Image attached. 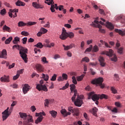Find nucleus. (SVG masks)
<instances>
[{
    "instance_id": "nucleus-1",
    "label": "nucleus",
    "mask_w": 125,
    "mask_h": 125,
    "mask_svg": "<svg viewBox=\"0 0 125 125\" xmlns=\"http://www.w3.org/2000/svg\"><path fill=\"white\" fill-rule=\"evenodd\" d=\"M12 48L13 49L17 48V49L20 50V55L22 60H23L25 63L28 62V56L27 55V53H28V49L24 48L23 46L18 44L13 45Z\"/></svg>"
},
{
    "instance_id": "nucleus-2",
    "label": "nucleus",
    "mask_w": 125,
    "mask_h": 125,
    "mask_svg": "<svg viewBox=\"0 0 125 125\" xmlns=\"http://www.w3.org/2000/svg\"><path fill=\"white\" fill-rule=\"evenodd\" d=\"M99 98L101 99H107L108 98V96L105 94H102V95L94 94V92H91L89 93L88 95V99H92L93 101H96L95 104L96 105H98L99 102L98 100H99Z\"/></svg>"
},
{
    "instance_id": "nucleus-3",
    "label": "nucleus",
    "mask_w": 125,
    "mask_h": 125,
    "mask_svg": "<svg viewBox=\"0 0 125 125\" xmlns=\"http://www.w3.org/2000/svg\"><path fill=\"white\" fill-rule=\"evenodd\" d=\"M19 115L21 119L25 120L23 122V125H32V123H34L32 116L22 112H20Z\"/></svg>"
},
{
    "instance_id": "nucleus-4",
    "label": "nucleus",
    "mask_w": 125,
    "mask_h": 125,
    "mask_svg": "<svg viewBox=\"0 0 125 125\" xmlns=\"http://www.w3.org/2000/svg\"><path fill=\"white\" fill-rule=\"evenodd\" d=\"M103 82H104L103 78L99 77L93 80L91 83L92 84H96L97 86H100L101 88H104L105 84L102 83Z\"/></svg>"
},
{
    "instance_id": "nucleus-5",
    "label": "nucleus",
    "mask_w": 125,
    "mask_h": 125,
    "mask_svg": "<svg viewBox=\"0 0 125 125\" xmlns=\"http://www.w3.org/2000/svg\"><path fill=\"white\" fill-rule=\"evenodd\" d=\"M101 54L104 55L106 54L107 56H109V57H111L110 58L111 61H113L114 62H117L118 60V58H117V56L114 54V51L112 50L111 49H110L109 50L108 52H105L103 51L101 52Z\"/></svg>"
},
{
    "instance_id": "nucleus-6",
    "label": "nucleus",
    "mask_w": 125,
    "mask_h": 125,
    "mask_svg": "<svg viewBox=\"0 0 125 125\" xmlns=\"http://www.w3.org/2000/svg\"><path fill=\"white\" fill-rule=\"evenodd\" d=\"M40 84H38L36 86V88L39 90V91H41L42 90H43V91H45L46 92L48 91L47 87H46V85H42V83H43V80H42L40 82Z\"/></svg>"
},
{
    "instance_id": "nucleus-7",
    "label": "nucleus",
    "mask_w": 125,
    "mask_h": 125,
    "mask_svg": "<svg viewBox=\"0 0 125 125\" xmlns=\"http://www.w3.org/2000/svg\"><path fill=\"white\" fill-rule=\"evenodd\" d=\"M84 96L83 95H77V98L76 99V102H75V105L77 107H81L82 105L83 104V99Z\"/></svg>"
},
{
    "instance_id": "nucleus-8",
    "label": "nucleus",
    "mask_w": 125,
    "mask_h": 125,
    "mask_svg": "<svg viewBox=\"0 0 125 125\" xmlns=\"http://www.w3.org/2000/svg\"><path fill=\"white\" fill-rule=\"evenodd\" d=\"M37 22L36 21H29L27 23H24V22L21 21L18 23L19 27H24V26H33V25H36Z\"/></svg>"
},
{
    "instance_id": "nucleus-9",
    "label": "nucleus",
    "mask_w": 125,
    "mask_h": 125,
    "mask_svg": "<svg viewBox=\"0 0 125 125\" xmlns=\"http://www.w3.org/2000/svg\"><path fill=\"white\" fill-rule=\"evenodd\" d=\"M42 116H45V113H44V112L36 113V117H39L35 121V124H38L42 121V119H43Z\"/></svg>"
},
{
    "instance_id": "nucleus-10",
    "label": "nucleus",
    "mask_w": 125,
    "mask_h": 125,
    "mask_svg": "<svg viewBox=\"0 0 125 125\" xmlns=\"http://www.w3.org/2000/svg\"><path fill=\"white\" fill-rule=\"evenodd\" d=\"M9 110V107H7L6 110H5L3 112H2V118L3 122L5 121L9 116H10V112L8 111Z\"/></svg>"
},
{
    "instance_id": "nucleus-11",
    "label": "nucleus",
    "mask_w": 125,
    "mask_h": 125,
    "mask_svg": "<svg viewBox=\"0 0 125 125\" xmlns=\"http://www.w3.org/2000/svg\"><path fill=\"white\" fill-rule=\"evenodd\" d=\"M116 21H119L121 20V23L125 25V16L124 15L117 16L115 18Z\"/></svg>"
},
{
    "instance_id": "nucleus-12",
    "label": "nucleus",
    "mask_w": 125,
    "mask_h": 125,
    "mask_svg": "<svg viewBox=\"0 0 125 125\" xmlns=\"http://www.w3.org/2000/svg\"><path fill=\"white\" fill-rule=\"evenodd\" d=\"M32 6L34 7V8H36V9H42L44 6L43 5L38 3L37 2H32Z\"/></svg>"
},
{
    "instance_id": "nucleus-13",
    "label": "nucleus",
    "mask_w": 125,
    "mask_h": 125,
    "mask_svg": "<svg viewBox=\"0 0 125 125\" xmlns=\"http://www.w3.org/2000/svg\"><path fill=\"white\" fill-rule=\"evenodd\" d=\"M0 81L1 83H9V76H6L4 75L0 78Z\"/></svg>"
},
{
    "instance_id": "nucleus-14",
    "label": "nucleus",
    "mask_w": 125,
    "mask_h": 125,
    "mask_svg": "<svg viewBox=\"0 0 125 125\" xmlns=\"http://www.w3.org/2000/svg\"><path fill=\"white\" fill-rule=\"evenodd\" d=\"M75 37V35L73 32H67L66 34L63 37V39H62V40H66L67 38H69V39H73Z\"/></svg>"
},
{
    "instance_id": "nucleus-15",
    "label": "nucleus",
    "mask_w": 125,
    "mask_h": 125,
    "mask_svg": "<svg viewBox=\"0 0 125 125\" xmlns=\"http://www.w3.org/2000/svg\"><path fill=\"white\" fill-rule=\"evenodd\" d=\"M30 90V86L28 84H25L22 87V91L24 94L27 93L28 91Z\"/></svg>"
},
{
    "instance_id": "nucleus-16",
    "label": "nucleus",
    "mask_w": 125,
    "mask_h": 125,
    "mask_svg": "<svg viewBox=\"0 0 125 125\" xmlns=\"http://www.w3.org/2000/svg\"><path fill=\"white\" fill-rule=\"evenodd\" d=\"M99 61L100 62V65L102 67H105L106 63H105V60L103 57L100 56L99 58Z\"/></svg>"
},
{
    "instance_id": "nucleus-17",
    "label": "nucleus",
    "mask_w": 125,
    "mask_h": 125,
    "mask_svg": "<svg viewBox=\"0 0 125 125\" xmlns=\"http://www.w3.org/2000/svg\"><path fill=\"white\" fill-rule=\"evenodd\" d=\"M63 47H64V50L65 51H67V50H69V49H71V48H73V47H75V44H71L70 45H65L64 44H62Z\"/></svg>"
},
{
    "instance_id": "nucleus-18",
    "label": "nucleus",
    "mask_w": 125,
    "mask_h": 125,
    "mask_svg": "<svg viewBox=\"0 0 125 125\" xmlns=\"http://www.w3.org/2000/svg\"><path fill=\"white\" fill-rule=\"evenodd\" d=\"M61 113L64 117H67V116H70V115H71V112L67 111L65 109H62Z\"/></svg>"
},
{
    "instance_id": "nucleus-19",
    "label": "nucleus",
    "mask_w": 125,
    "mask_h": 125,
    "mask_svg": "<svg viewBox=\"0 0 125 125\" xmlns=\"http://www.w3.org/2000/svg\"><path fill=\"white\" fill-rule=\"evenodd\" d=\"M6 56H7V52L6 51V50H2L1 54H0V58H4L6 59Z\"/></svg>"
},
{
    "instance_id": "nucleus-20",
    "label": "nucleus",
    "mask_w": 125,
    "mask_h": 125,
    "mask_svg": "<svg viewBox=\"0 0 125 125\" xmlns=\"http://www.w3.org/2000/svg\"><path fill=\"white\" fill-rule=\"evenodd\" d=\"M36 69L38 72H39V73L43 72V67H42L41 64H37L36 65Z\"/></svg>"
},
{
    "instance_id": "nucleus-21",
    "label": "nucleus",
    "mask_w": 125,
    "mask_h": 125,
    "mask_svg": "<svg viewBox=\"0 0 125 125\" xmlns=\"http://www.w3.org/2000/svg\"><path fill=\"white\" fill-rule=\"evenodd\" d=\"M15 4L17 6H25L26 5V4L24 2H22L20 0H18L16 2Z\"/></svg>"
},
{
    "instance_id": "nucleus-22",
    "label": "nucleus",
    "mask_w": 125,
    "mask_h": 125,
    "mask_svg": "<svg viewBox=\"0 0 125 125\" xmlns=\"http://www.w3.org/2000/svg\"><path fill=\"white\" fill-rule=\"evenodd\" d=\"M67 33L68 32H67V31H66V30H65V28L63 27L62 34L60 36V38L61 39V40L64 39V37H65V36L66 35Z\"/></svg>"
},
{
    "instance_id": "nucleus-23",
    "label": "nucleus",
    "mask_w": 125,
    "mask_h": 125,
    "mask_svg": "<svg viewBox=\"0 0 125 125\" xmlns=\"http://www.w3.org/2000/svg\"><path fill=\"white\" fill-rule=\"evenodd\" d=\"M98 111V108L97 107H93L91 110H90L91 113L93 114L94 116L96 117L97 116V112Z\"/></svg>"
},
{
    "instance_id": "nucleus-24",
    "label": "nucleus",
    "mask_w": 125,
    "mask_h": 125,
    "mask_svg": "<svg viewBox=\"0 0 125 125\" xmlns=\"http://www.w3.org/2000/svg\"><path fill=\"white\" fill-rule=\"evenodd\" d=\"M74 94L73 97L71 98V100L72 102H74L75 105V102H76V97H77V95L78 94V91L77 90H74Z\"/></svg>"
},
{
    "instance_id": "nucleus-25",
    "label": "nucleus",
    "mask_w": 125,
    "mask_h": 125,
    "mask_svg": "<svg viewBox=\"0 0 125 125\" xmlns=\"http://www.w3.org/2000/svg\"><path fill=\"white\" fill-rule=\"evenodd\" d=\"M14 12H18V9H14V10L10 9L9 12V16L12 18L13 14L12 13H14Z\"/></svg>"
},
{
    "instance_id": "nucleus-26",
    "label": "nucleus",
    "mask_w": 125,
    "mask_h": 125,
    "mask_svg": "<svg viewBox=\"0 0 125 125\" xmlns=\"http://www.w3.org/2000/svg\"><path fill=\"white\" fill-rule=\"evenodd\" d=\"M2 30H3V32H8V33L11 32V29L10 28L7 26H6L5 24H4L3 26Z\"/></svg>"
},
{
    "instance_id": "nucleus-27",
    "label": "nucleus",
    "mask_w": 125,
    "mask_h": 125,
    "mask_svg": "<svg viewBox=\"0 0 125 125\" xmlns=\"http://www.w3.org/2000/svg\"><path fill=\"white\" fill-rule=\"evenodd\" d=\"M115 32H116V33H118V34H119V35H121V36H125V32L123 31L121 29H115Z\"/></svg>"
},
{
    "instance_id": "nucleus-28",
    "label": "nucleus",
    "mask_w": 125,
    "mask_h": 125,
    "mask_svg": "<svg viewBox=\"0 0 125 125\" xmlns=\"http://www.w3.org/2000/svg\"><path fill=\"white\" fill-rule=\"evenodd\" d=\"M106 27L110 29V30H113L114 29V25L113 24L109 22H106Z\"/></svg>"
},
{
    "instance_id": "nucleus-29",
    "label": "nucleus",
    "mask_w": 125,
    "mask_h": 125,
    "mask_svg": "<svg viewBox=\"0 0 125 125\" xmlns=\"http://www.w3.org/2000/svg\"><path fill=\"white\" fill-rule=\"evenodd\" d=\"M59 10L60 11L63 10V13L64 14H66V12H67V10L65 9H64V6L63 5H60L59 6Z\"/></svg>"
},
{
    "instance_id": "nucleus-30",
    "label": "nucleus",
    "mask_w": 125,
    "mask_h": 125,
    "mask_svg": "<svg viewBox=\"0 0 125 125\" xmlns=\"http://www.w3.org/2000/svg\"><path fill=\"white\" fill-rule=\"evenodd\" d=\"M49 113L51 114L53 118H56V116H57V112L54 110H51L49 111Z\"/></svg>"
},
{
    "instance_id": "nucleus-31",
    "label": "nucleus",
    "mask_w": 125,
    "mask_h": 125,
    "mask_svg": "<svg viewBox=\"0 0 125 125\" xmlns=\"http://www.w3.org/2000/svg\"><path fill=\"white\" fill-rule=\"evenodd\" d=\"M18 42H20V38L18 37H15L14 40L13 41V43L14 44H17V43H18Z\"/></svg>"
},
{
    "instance_id": "nucleus-32",
    "label": "nucleus",
    "mask_w": 125,
    "mask_h": 125,
    "mask_svg": "<svg viewBox=\"0 0 125 125\" xmlns=\"http://www.w3.org/2000/svg\"><path fill=\"white\" fill-rule=\"evenodd\" d=\"M42 78L43 79L44 81H45L46 82H47V81H48V79H49V76L48 75L42 73Z\"/></svg>"
},
{
    "instance_id": "nucleus-33",
    "label": "nucleus",
    "mask_w": 125,
    "mask_h": 125,
    "mask_svg": "<svg viewBox=\"0 0 125 125\" xmlns=\"http://www.w3.org/2000/svg\"><path fill=\"white\" fill-rule=\"evenodd\" d=\"M93 52H98L99 51V47L98 46L95 45L92 48Z\"/></svg>"
},
{
    "instance_id": "nucleus-34",
    "label": "nucleus",
    "mask_w": 125,
    "mask_h": 125,
    "mask_svg": "<svg viewBox=\"0 0 125 125\" xmlns=\"http://www.w3.org/2000/svg\"><path fill=\"white\" fill-rule=\"evenodd\" d=\"M45 3H47V4H48V5H50V4H51V5H52L53 4H54V1H53V0H45Z\"/></svg>"
},
{
    "instance_id": "nucleus-35",
    "label": "nucleus",
    "mask_w": 125,
    "mask_h": 125,
    "mask_svg": "<svg viewBox=\"0 0 125 125\" xmlns=\"http://www.w3.org/2000/svg\"><path fill=\"white\" fill-rule=\"evenodd\" d=\"M34 46H36L37 48H42L43 45H42V42H38L37 44L35 45Z\"/></svg>"
},
{
    "instance_id": "nucleus-36",
    "label": "nucleus",
    "mask_w": 125,
    "mask_h": 125,
    "mask_svg": "<svg viewBox=\"0 0 125 125\" xmlns=\"http://www.w3.org/2000/svg\"><path fill=\"white\" fill-rule=\"evenodd\" d=\"M57 7V4H55V5L53 4L52 5H51L50 8V10L51 12H55V9H54V8Z\"/></svg>"
},
{
    "instance_id": "nucleus-37",
    "label": "nucleus",
    "mask_w": 125,
    "mask_h": 125,
    "mask_svg": "<svg viewBox=\"0 0 125 125\" xmlns=\"http://www.w3.org/2000/svg\"><path fill=\"white\" fill-rule=\"evenodd\" d=\"M84 77V74H82L80 76L77 77L76 79L78 82H81L83 81V79Z\"/></svg>"
},
{
    "instance_id": "nucleus-38",
    "label": "nucleus",
    "mask_w": 125,
    "mask_h": 125,
    "mask_svg": "<svg viewBox=\"0 0 125 125\" xmlns=\"http://www.w3.org/2000/svg\"><path fill=\"white\" fill-rule=\"evenodd\" d=\"M12 37H10L9 38H8L6 41H5V44H9L10 43V42L12 41Z\"/></svg>"
},
{
    "instance_id": "nucleus-39",
    "label": "nucleus",
    "mask_w": 125,
    "mask_h": 125,
    "mask_svg": "<svg viewBox=\"0 0 125 125\" xmlns=\"http://www.w3.org/2000/svg\"><path fill=\"white\" fill-rule=\"evenodd\" d=\"M69 86L70 87L71 92L74 91V90H76V85H75V84H71L69 85Z\"/></svg>"
},
{
    "instance_id": "nucleus-40",
    "label": "nucleus",
    "mask_w": 125,
    "mask_h": 125,
    "mask_svg": "<svg viewBox=\"0 0 125 125\" xmlns=\"http://www.w3.org/2000/svg\"><path fill=\"white\" fill-rule=\"evenodd\" d=\"M93 46L92 45H90V47L87 48L84 51V53H86V52H90L91 50H92Z\"/></svg>"
},
{
    "instance_id": "nucleus-41",
    "label": "nucleus",
    "mask_w": 125,
    "mask_h": 125,
    "mask_svg": "<svg viewBox=\"0 0 125 125\" xmlns=\"http://www.w3.org/2000/svg\"><path fill=\"white\" fill-rule=\"evenodd\" d=\"M117 52L119 53V54H123V50H124V48L123 47H121L120 48H117Z\"/></svg>"
},
{
    "instance_id": "nucleus-42",
    "label": "nucleus",
    "mask_w": 125,
    "mask_h": 125,
    "mask_svg": "<svg viewBox=\"0 0 125 125\" xmlns=\"http://www.w3.org/2000/svg\"><path fill=\"white\" fill-rule=\"evenodd\" d=\"M89 62V59L87 57H85L84 58L82 59V60L81 61V62L83 63V62Z\"/></svg>"
},
{
    "instance_id": "nucleus-43",
    "label": "nucleus",
    "mask_w": 125,
    "mask_h": 125,
    "mask_svg": "<svg viewBox=\"0 0 125 125\" xmlns=\"http://www.w3.org/2000/svg\"><path fill=\"white\" fill-rule=\"evenodd\" d=\"M41 59L42 62L44 63V64L48 63V61H46V58L45 57H42Z\"/></svg>"
},
{
    "instance_id": "nucleus-44",
    "label": "nucleus",
    "mask_w": 125,
    "mask_h": 125,
    "mask_svg": "<svg viewBox=\"0 0 125 125\" xmlns=\"http://www.w3.org/2000/svg\"><path fill=\"white\" fill-rule=\"evenodd\" d=\"M21 35H22V36H24L25 37H27V36H29L30 34L27 31H22L21 32Z\"/></svg>"
},
{
    "instance_id": "nucleus-45",
    "label": "nucleus",
    "mask_w": 125,
    "mask_h": 125,
    "mask_svg": "<svg viewBox=\"0 0 125 125\" xmlns=\"http://www.w3.org/2000/svg\"><path fill=\"white\" fill-rule=\"evenodd\" d=\"M56 78H57V75L54 74L53 76L52 77L51 79V81L52 82H54L55 81H56Z\"/></svg>"
},
{
    "instance_id": "nucleus-46",
    "label": "nucleus",
    "mask_w": 125,
    "mask_h": 125,
    "mask_svg": "<svg viewBox=\"0 0 125 125\" xmlns=\"http://www.w3.org/2000/svg\"><path fill=\"white\" fill-rule=\"evenodd\" d=\"M110 89L112 91V93H113V94H116L117 93V91L114 87H111Z\"/></svg>"
},
{
    "instance_id": "nucleus-47",
    "label": "nucleus",
    "mask_w": 125,
    "mask_h": 125,
    "mask_svg": "<svg viewBox=\"0 0 125 125\" xmlns=\"http://www.w3.org/2000/svg\"><path fill=\"white\" fill-rule=\"evenodd\" d=\"M72 83L74 84H77L78 83V82H77V79H76V77L73 76L72 77Z\"/></svg>"
},
{
    "instance_id": "nucleus-48",
    "label": "nucleus",
    "mask_w": 125,
    "mask_h": 125,
    "mask_svg": "<svg viewBox=\"0 0 125 125\" xmlns=\"http://www.w3.org/2000/svg\"><path fill=\"white\" fill-rule=\"evenodd\" d=\"M41 32L42 33V34H45L47 33V30L44 28L42 27L40 29Z\"/></svg>"
},
{
    "instance_id": "nucleus-49",
    "label": "nucleus",
    "mask_w": 125,
    "mask_h": 125,
    "mask_svg": "<svg viewBox=\"0 0 125 125\" xmlns=\"http://www.w3.org/2000/svg\"><path fill=\"white\" fill-rule=\"evenodd\" d=\"M62 78L63 80H66L68 79V75L65 73L62 74Z\"/></svg>"
},
{
    "instance_id": "nucleus-50",
    "label": "nucleus",
    "mask_w": 125,
    "mask_h": 125,
    "mask_svg": "<svg viewBox=\"0 0 125 125\" xmlns=\"http://www.w3.org/2000/svg\"><path fill=\"white\" fill-rule=\"evenodd\" d=\"M115 105L116 107H118V108H121V107H122V104L119 102H115Z\"/></svg>"
},
{
    "instance_id": "nucleus-51",
    "label": "nucleus",
    "mask_w": 125,
    "mask_h": 125,
    "mask_svg": "<svg viewBox=\"0 0 125 125\" xmlns=\"http://www.w3.org/2000/svg\"><path fill=\"white\" fill-rule=\"evenodd\" d=\"M49 104V101L48 100V99H46L45 100V102H44V105L46 107H48V105Z\"/></svg>"
},
{
    "instance_id": "nucleus-52",
    "label": "nucleus",
    "mask_w": 125,
    "mask_h": 125,
    "mask_svg": "<svg viewBox=\"0 0 125 125\" xmlns=\"http://www.w3.org/2000/svg\"><path fill=\"white\" fill-rule=\"evenodd\" d=\"M68 111H69V112H70V113H74V107L69 106L68 107Z\"/></svg>"
},
{
    "instance_id": "nucleus-53",
    "label": "nucleus",
    "mask_w": 125,
    "mask_h": 125,
    "mask_svg": "<svg viewBox=\"0 0 125 125\" xmlns=\"http://www.w3.org/2000/svg\"><path fill=\"white\" fill-rule=\"evenodd\" d=\"M27 40H28V38L26 37H24L22 39L23 44H26V43H27Z\"/></svg>"
},
{
    "instance_id": "nucleus-54",
    "label": "nucleus",
    "mask_w": 125,
    "mask_h": 125,
    "mask_svg": "<svg viewBox=\"0 0 125 125\" xmlns=\"http://www.w3.org/2000/svg\"><path fill=\"white\" fill-rule=\"evenodd\" d=\"M19 77H20V74L17 73L16 75H15L13 77V80L14 81H16V80H17V79H18V78H19Z\"/></svg>"
},
{
    "instance_id": "nucleus-55",
    "label": "nucleus",
    "mask_w": 125,
    "mask_h": 125,
    "mask_svg": "<svg viewBox=\"0 0 125 125\" xmlns=\"http://www.w3.org/2000/svg\"><path fill=\"white\" fill-rule=\"evenodd\" d=\"M0 13L1 15H3V14H5V13H6V10H5V9H3L2 10H1Z\"/></svg>"
},
{
    "instance_id": "nucleus-56",
    "label": "nucleus",
    "mask_w": 125,
    "mask_h": 125,
    "mask_svg": "<svg viewBox=\"0 0 125 125\" xmlns=\"http://www.w3.org/2000/svg\"><path fill=\"white\" fill-rule=\"evenodd\" d=\"M10 87H13V88H17L18 85L17 84L13 83V84L10 85Z\"/></svg>"
},
{
    "instance_id": "nucleus-57",
    "label": "nucleus",
    "mask_w": 125,
    "mask_h": 125,
    "mask_svg": "<svg viewBox=\"0 0 125 125\" xmlns=\"http://www.w3.org/2000/svg\"><path fill=\"white\" fill-rule=\"evenodd\" d=\"M30 109L32 112H35V111L37 110V108H36V106H35V105L31 106Z\"/></svg>"
},
{
    "instance_id": "nucleus-58",
    "label": "nucleus",
    "mask_w": 125,
    "mask_h": 125,
    "mask_svg": "<svg viewBox=\"0 0 125 125\" xmlns=\"http://www.w3.org/2000/svg\"><path fill=\"white\" fill-rule=\"evenodd\" d=\"M85 43L84 42L82 41L81 43V49H83V47H84Z\"/></svg>"
},
{
    "instance_id": "nucleus-59",
    "label": "nucleus",
    "mask_w": 125,
    "mask_h": 125,
    "mask_svg": "<svg viewBox=\"0 0 125 125\" xmlns=\"http://www.w3.org/2000/svg\"><path fill=\"white\" fill-rule=\"evenodd\" d=\"M92 4L94 8H95V9H98V8H99V7H98V6H97V5L95 4V3H92Z\"/></svg>"
},
{
    "instance_id": "nucleus-60",
    "label": "nucleus",
    "mask_w": 125,
    "mask_h": 125,
    "mask_svg": "<svg viewBox=\"0 0 125 125\" xmlns=\"http://www.w3.org/2000/svg\"><path fill=\"white\" fill-rule=\"evenodd\" d=\"M14 66H15V63H13L11 65L8 66V69H12V68H14Z\"/></svg>"
},
{
    "instance_id": "nucleus-61",
    "label": "nucleus",
    "mask_w": 125,
    "mask_h": 125,
    "mask_svg": "<svg viewBox=\"0 0 125 125\" xmlns=\"http://www.w3.org/2000/svg\"><path fill=\"white\" fill-rule=\"evenodd\" d=\"M112 113H118V109L116 107H114L113 109L111 110Z\"/></svg>"
},
{
    "instance_id": "nucleus-62",
    "label": "nucleus",
    "mask_w": 125,
    "mask_h": 125,
    "mask_svg": "<svg viewBox=\"0 0 125 125\" xmlns=\"http://www.w3.org/2000/svg\"><path fill=\"white\" fill-rule=\"evenodd\" d=\"M64 27L68 28V29H70V28H71L72 26L70 24L67 23L64 24Z\"/></svg>"
},
{
    "instance_id": "nucleus-63",
    "label": "nucleus",
    "mask_w": 125,
    "mask_h": 125,
    "mask_svg": "<svg viewBox=\"0 0 125 125\" xmlns=\"http://www.w3.org/2000/svg\"><path fill=\"white\" fill-rule=\"evenodd\" d=\"M60 55H58V54H56L54 56V59H58V58H60Z\"/></svg>"
},
{
    "instance_id": "nucleus-64",
    "label": "nucleus",
    "mask_w": 125,
    "mask_h": 125,
    "mask_svg": "<svg viewBox=\"0 0 125 125\" xmlns=\"http://www.w3.org/2000/svg\"><path fill=\"white\" fill-rule=\"evenodd\" d=\"M35 42V40L32 38H29L28 40V42Z\"/></svg>"
}]
</instances>
